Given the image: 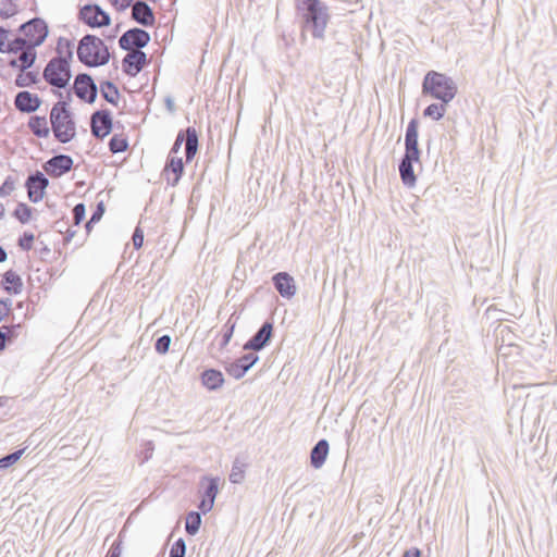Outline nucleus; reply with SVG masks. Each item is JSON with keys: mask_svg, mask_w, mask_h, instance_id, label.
Returning a JSON list of instances; mask_svg holds the SVG:
<instances>
[{"mask_svg": "<svg viewBox=\"0 0 557 557\" xmlns=\"http://www.w3.org/2000/svg\"><path fill=\"white\" fill-rule=\"evenodd\" d=\"M18 457L20 455H7L4 458L0 459V469L12 466L17 461Z\"/></svg>", "mask_w": 557, "mask_h": 557, "instance_id": "53", "label": "nucleus"}, {"mask_svg": "<svg viewBox=\"0 0 557 557\" xmlns=\"http://www.w3.org/2000/svg\"><path fill=\"white\" fill-rule=\"evenodd\" d=\"M259 361V356L253 351L245 354L235 361L225 366V371L234 379H242L249 369H251Z\"/></svg>", "mask_w": 557, "mask_h": 557, "instance_id": "16", "label": "nucleus"}, {"mask_svg": "<svg viewBox=\"0 0 557 557\" xmlns=\"http://www.w3.org/2000/svg\"><path fill=\"white\" fill-rule=\"evenodd\" d=\"M454 79L444 73L429 71L422 82V94L444 103H449L457 95Z\"/></svg>", "mask_w": 557, "mask_h": 557, "instance_id": "4", "label": "nucleus"}, {"mask_svg": "<svg viewBox=\"0 0 557 557\" xmlns=\"http://www.w3.org/2000/svg\"><path fill=\"white\" fill-rule=\"evenodd\" d=\"M86 207L83 202H79L74 206L72 210L73 225L69 226L65 231V242H70L76 234V228L78 227L81 222L85 219Z\"/></svg>", "mask_w": 557, "mask_h": 557, "instance_id": "25", "label": "nucleus"}, {"mask_svg": "<svg viewBox=\"0 0 557 557\" xmlns=\"http://www.w3.org/2000/svg\"><path fill=\"white\" fill-rule=\"evenodd\" d=\"M220 492V476L206 474L200 478L198 496L199 504L198 508L203 513L207 515L214 507V502Z\"/></svg>", "mask_w": 557, "mask_h": 557, "instance_id": "7", "label": "nucleus"}, {"mask_svg": "<svg viewBox=\"0 0 557 557\" xmlns=\"http://www.w3.org/2000/svg\"><path fill=\"white\" fill-rule=\"evenodd\" d=\"M48 185L49 180L47 176L37 170V202L44 198Z\"/></svg>", "mask_w": 557, "mask_h": 557, "instance_id": "37", "label": "nucleus"}, {"mask_svg": "<svg viewBox=\"0 0 557 557\" xmlns=\"http://www.w3.org/2000/svg\"><path fill=\"white\" fill-rule=\"evenodd\" d=\"M166 103H168V107L171 109V108H172V106H173V101H172L171 99H168V100H166Z\"/></svg>", "mask_w": 557, "mask_h": 557, "instance_id": "64", "label": "nucleus"}, {"mask_svg": "<svg viewBox=\"0 0 557 557\" xmlns=\"http://www.w3.org/2000/svg\"><path fill=\"white\" fill-rule=\"evenodd\" d=\"M76 54L78 61L88 67L106 65L111 59V53L104 41L91 34H87L81 38Z\"/></svg>", "mask_w": 557, "mask_h": 557, "instance_id": "3", "label": "nucleus"}, {"mask_svg": "<svg viewBox=\"0 0 557 557\" xmlns=\"http://www.w3.org/2000/svg\"><path fill=\"white\" fill-rule=\"evenodd\" d=\"M329 442L322 438L311 448L310 453H329Z\"/></svg>", "mask_w": 557, "mask_h": 557, "instance_id": "51", "label": "nucleus"}, {"mask_svg": "<svg viewBox=\"0 0 557 557\" xmlns=\"http://www.w3.org/2000/svg\"><path fill=\"white\" fill-rule=\"evenodd\" d=\"M184 173L183 159L172 154L168 156L163 174L166 176V182L171 186H176Z\"/></svg>", "mask_w": 557, "mask_h": 557, "instance_id": "19", "label": "nucleus"}, {"mask_svg": "<svg viewBox=\"0 0 557 557\" xmlns=\"http://www.w3.org/2000/svg\"><path fill=\"white\" fill-rule=\"evenodd\" d=\"M123 532H120L116 539L113 541L104 557H122L123 552Z\"/></svg>", "mask_w": 557, "mask_h": 557, "instance_id": "33", "label": "nucleus"}, {"mask_svg": "<svg viewBox=\"0 0 557 557\" xmlns=\"http://www.w3.org/2000/svg\"><path fill=\"white\" fill-rule=\"evenodd\" d=\"M12 309V300L10 298L0 299V322L7 317Z\"/></svg>", "mask_w": 557, "mask_h": 557, "instance_id": "45", "label": "nucleus"}, {"mask_svg": "<svg viewBox=\"0 0 557 557\" xmlns=\"http://www.w3.org/2000/svg\"><path fill=\"white\" fill-rule=\"evenodd\" d=\"M35 84V71H20L15 78L17 87H30Z\"/></svg>", "mask_w": 557, "mask_h": 557, "instance_id": "32", "label": "nucleus"}, {"mask_svg": "<svg viewBox=\"0 0 557 557\" xmlns=\"http://www.w3.org/2000/svg\"><path fill=\"white\" fill-rule=\"evenodd\" d=\"M27 196L30 202L35 203V172H29L25 181Z\"/></svg>", "mask_w": 557, "mask_h": 557, "instance_id": "41", "label": "nucleus"}, {"mask_svg": "<svg viewBox=\"0 0 557 557\" xmlns=\"http://www.w3.org/2000/svg\"><path fill=\"white\" fill-rule=\"evenodd\" d=\"M100 94L106 101L116 106L120 97L119 88L111 81H102L100 83Z\"/></svg>", "mask_w": 557, "mask_h": 557, "instance_id": "27", "label": "nucleus"}, {"mask_svg": "<svg viewBox=\"0 0 557 557\" xmlns=\"http://www.w3.org/2000/svg\"><path fill=\"white\" fill-rule=\"evenodd\" d=\"M4 215V207L3 205L0 202V219Z\"/></svg>", "mask_w": 557, "mask_h": 557, "instance_id": "62", "label": "nucleus"}, {"mask_svg": "<svg viewBox=\"0 0 557 557\" xmlns=\"http://www.w3.org/2000/svg\"><path fill=\"white\" fill-rule=\"evenodd\" d=\"M273 330V321H264L259 330L244 344V349L253 352L262 350L271 342Z\"/></svg>", "mask_w": 557, "mask_h": 557, "instance_id": "13", "label": "nucleus"}, {"mask_svg": "<svg viewBox=\"0 0 557 557\" xmlns=\"http://www.w3.org/2000/svg\"><path fill=\"white\" fill-rule=\"evenodd\" d=\"M201 383L210 391H216L224 383L223 373L215 369H207L201 373Z\"/></svg>", "mask_w": 557, "mask_h": 557, "instance_id": "24", "label": "nucleus"}, {"mask_svg": "<svg viewBox=\"0 0 557 557\" xmlns=\"http://www.w3.org/2000/svg\"><path fill=\"white\" fill-rule=\"evenodd\" d=\"M35 240V235L32 232H25L20 238H18V246L23 250H30L33 247Z\"/></svg>", "mask_w": 557, "mask_h": 557, "instance_id": "40", "label": "nucleus"}, {"mask_svg": "<svg viewBox=\"0 0 557 557\" xmlns=\"http://www.w3.org/2000/svg\"><path fill=\"white\" fill-rule=\"evenodd\" d=\"M49 34L48 24L37 16V47L41 46Z\"/></svg>", "mask_w": 557, "mask_h": 557, "instance_id": "36", "label": "nucleus"}, {"mask_svg": "<svg viewBox=\"0 0 557 557\" xmlns=\"http://www.w3.org/2000/svg\"><path fill=\"white\" fill-rule=\"evenodd\" d=\"M247 466L248 462L237 455L232 465V470L228 476L230 482L233 484L243 483Z\"/></svg>", "mask_w": 557, "mask_h": 557, "instance_id": "26", "label": "nucleus"}, {"mask_svg": "<svg viewBox=\"0 0 557 557\" xmlns=\"http://www.w3.org/2000/svg\"><path fill=\"white\" fill-rule=\"evenodd\" d=\"M10 32L5 29L3 26H0V52L5 53L8 50V41H9Z\"/></svg>", "mask_w": 557, "mask_h": 557, "instance_id": "47", "label": "nucleus"}, {"mask_svg": "<svg viewBox=\"0 0 557 557\" xmlns=\"http://www.w3.org/2000/svg\"><path fill=\"white\" fill-rule=\"evenodd\" d=\"M32 42L35 45V17L20 25L17 33L9 38L8 53H18L30 49Z\"/></svg>", "mask_w": 557, "mask_h": 557, "instance_id": "8", "label": "nucleus"}, {"mask_svg": "<svg viewBox=\"0 0 557 557\" xmlns=\"http://www.w3.org/2000/svg\"><path fill=\"white\" fill-rule=\"evenodd\" d=\"M16 12L15 4L12 0H0V17L9 18Z\"/></svg>", "mask_w": 557, "mask_h": 557, "instance_id": "38", "label": "nucleus"}, {"mask_svg": "<svg viewBox=\"0 0 557 557\" xmlns=\"http://www.w3.org/2000/svg\"><path fill=\"white\" fill-rule=\"evenodd\" d=\"M11 400L10 397H7V396H1L0 397V409H3L8 403Z\"/></svg>", "mask_w": 557, "mask_h": 557, "instance_id": "57", "label": "nucleus"}, {"mask_svg": "<svg viewBox=\"0 0 557 557\" xmlns=\"http://www.w3.org/2000/svg\"><path fill=\"white\" fill-rule=\"evenodd\" d=\"M186 543L183 537H178L171 546L169 557H185Z\"/></svg>", "mask_w": 557, "mask_h": 557, "instance_id": "35", "label": "nucleus"}, {"mask_svg": "<svg viewBox=\"0 0 557 557\" xmlns=\"http://www.w3.org/2000/svg\"><path fill=\"white\" fill-rule=\"evenodd\" d=\"M171 336L170 335H162L159 338H157L154 343V349L158 354L164 355L169 351L170 345H171Z\"/></svg>", "mask_w": 557, "mask_h": 557, "instance_id": "39", "label": "nucleus"}, {"mask_svg": "<svg viewBox=\"0 0 557 557\" xmlns=\"http://www.w3.org/2000/svg\"><path fill=\"white\" fill-rule=\"evenodd\" d=\"M201 515L202 512L199 511H189L185 519V532L190 535L195 536L201 527Z\"/></svg>", "mask_w": 557, "mask_h": 557, "instance_id": "28", "label": "nucleus"}, {"mask_svg": "<svg viewBox=\"0 0 557 557\" xmlns=\"http://www.w3.org/2000/svg\"><path fill=\"white\" fill-rule=\"evenodd\" d=\"M14 178L9 175L0 186V197H5L14 189Z\"/></svg>", "mask_w": 557, "mask_h": 557, "instance_id": "42", "label": "nucleus"}, {"mask_svg": "<svg viewBox=\"0 0 557 557\" xmlns=\"http://www.w3.org/2000/svg\"><path fill=\"white\" fill-rule=\"evenodd\" d=\"M329 455H310V465L314 469H320L326 461Z\"/></svg>", "mask_w": 557, "mask_h": 557, "instance_id": "48", "label": "nucleus"}, {"mask_svg": "<svg viewBox=\"0 0 557 557\" xmlns=\"http://www.w3.org/2000/svg\"><path fill=\"white\" fill-rule=\"evenodd\" d=\"M91 226H92V224H89V220H88V221L86 222V224H85V227H86V232H87V234L90 232Z\"/></svg>", "mask_w": 557, "mask_h": 557, "instance_id": "60", "label": "nucleus"}, {"mask_svg": "<svg viewBox=\"0 0 557 557\" xmlns=\"http://www.w3.org/2000/svg\"><path fill=\"white\" fill-rule=\"evenodd\" d=\"M184 140H185V133H184V131H180L169 154L175 156L180 151L181 146L184 143Z\"/></svg>", "mask_w": 557, "mask_h": 557, "instance_id": "49", "label": "nucleus"}, {"mask_svg": "<svg viewBox=\"0 0 557 557\" xmlns=\"http://www.w3.org/2000/svg\"><path fill=\"white\" fill-rule=\"evenodd\" d=\"M448 103H431L423 110V116L438 121L444 117Z\"/></svg>", "mask_w": 557, "mask_h": 557, "instance_id": "30", "label": "nucleus"}, {"mask_svg": "<svg viewBox=\"0 0 557 557\" xmlns=\"http://www.w3.org/2000/svg\"><path fill=\"white\" fill-rule=\"evenodd\" d=\"M400 557H423V553L420 548L411 546L409 548H406Z\"/></svg>", "mask_w": 557, "mask_h": 557, "instance_id": "52", "label": "nucleus"}, {"mask_svg": "<svg viewBox=\"0 0 557 557\" xmlns=\"http://www.w3.org/2000/svg\"><path fill=\"white\" fill-rule=\"evenodd\" d=\"M150 34L139 27H133L126 30L119 38V46L122 50L132 51L134 48L136 50H141L150 42Z\"/></svg>", "mask_w": 557, "mask_h": 557, "instance_id": "11", "label": "nucleus"}, {"mask_svg": "<svg viewBox=\"0 0 557 557\" xmlns=\"http://www.w3.org/2000/svg\"><path fill=\"white\" fill-rule=\"evenodd\" d=\"M295 9L300 18L301 36L310 33L314 39L324 40L331 20L327 4L321 0H296Z\"/></svg>", "mask_w": 557, "mask_h": 557, "instance_id": "1", "label": "nucleus"}, {"mask_svg": "<svg viewBox=\"0 0 557 557\" xmlns=\"http://www.w3.org/2000/svg\"><path fill=\"white\" fill-rule=\"evenodd\" d=\"M234 331V324L224 333L222 338V346H225L228 344Z\"/></svg>", "mask_w": 557, "mask_h": 557, "instance_id": "54", "label": "nucleus"}, {"mask_svg": "<svg viewBox=\"0 0 557 557\" xmlns=\"http://www.w3.org/2000/svg\"><path fill=\"white\" fill-rule=\"evenodd\" d=\"M145 456L146 457L139 462L140 465H144L145 462H147L152 455H145Z\"/></svg>", "mask_w": 557, "mask_h": 557, "instance_id": "61", "label": "nucleus"}, {"mask_svg": "<svg viewBox=\"0 0 557 557\" xmlns=\"http://www.w3.org/2000/svg\"><path fill=\"white\" fill-rule=\"evenodd\" d=\"M71 92L86 103H94L97 99L98 87L88 73H78L73 82L72 87L67 90V98L71 99Z\"/></svg>", "mask_w": 557, "mask_h": 557, "instance_id": "9", "label": "nucleus"}, {"mask_svg": "<svg viewBox=\"0 0 557 557\" xmlns=\"http://www.w3.org/2000/svg\"><path fill=\"white\" fill-rule=\"evenodd\" d=\"M57 55L54 58H61L66 60L67 63L71 64L73 59V42L70 39L59 37L57 47H55Z\"/></svg>", "mask_w": 557, "mask_h": 557, "instance_id": "29", "label": "nucleus"}, {"mask_svg": "<svg viewBox=\"0 0 557 557\" xmlns=\"http://www.w3.org/2000/svg\"><path fill=\"white\" fill-rule=\"evenodd\" d=\"M49 134L47 121L45 117L37 116V138L46 137Z\"/></svg>", "mask_w": 557, "mask_h": 557, "instance_id": "46", "label": "nucleus"}, {"mask_svg": "<svg viewBox=\"0 0 557 557\" xmlns=\"http://www.w3.org/2000/svg\"><path fill=\"white\" fill-rule=\"evenodd\" d=\"M128 148V141L125 137L113 135L109 140V150L112 153L124 152Z\"/></svg>", "mask_w": 557, "mask_h": 557, "instance_id": "31", "label": "nucleus"}, {"mask_svg": "<svg viewBox=\"0 0 557 557\" xmlns=\"http://www.w3.org/2000/svg\"><path fill=\"white\" fill-rule=\"evenodd\" d=\"M8 64L20 71L30 69L35 64V45L32 42L29 50L14 53V57L8 61Z\"/></svg>", "mask_w": 557, "mask_h": 557, "instance_id": "20", "label": "nucleus"}, {"mask_svg": "<svg viewBox=\"0 0 557 557\" xmlns=\"http://www.w3.org/2000/svg\"><path fill=\"white\" fill-rule=\"evenodd\" d=\"M104 211H106L104 205H103L102 201H100L96 206V209H95V211L92 212V214H91V216L89 219V224L98 223L101 220V218L103 216Z\"/></svg>", "mask_w": 557, "mask_h": 557, "instance_id": "43", "label": "nucleus"}, {"mask_svg": "<svg viewBox=\"0 0 557 557\" xmlns=\"http://www.w3.org/2000/svg\"><path fill=\"white\" fill-rule=\"evenodd\" d=\"M78 20L90 28L106 27L111 24L110 14L96 3L81 7Z\"/></svg>", "mask_w": 557, "mask_h": 557, "instance_id": "10", "label": "nucleus"}, {"mask_svg": "<svg viewBox=\"0 0 557 557\" xmlns=\"http://www.w3.org/2000/svg\"><path fill=\"white\" fill-rule=\"evenodd\" d=\"M7 347V333L0 329V350L5 349Z\"/></svg>", "mask_w": 557, "mask_h": 557, "instance_id": "55", "label": "nucleus"}, {"mask_svg": "<svg viewBox=\"0 0 557 557\" xmlns=\"http://www.w3.org/2000/svg\"><path fill=\"white\" fill-rule=\"evenodd\" d=\"M7 414H8V412L2 410V411L0 412V421H2V420H3V417H5Z\"/></svg>", "mask_w": 557, "mask_h": 557, "instance_id": "63", "label": "nucleus"}, {"mask_svg": "<svg viewBox=\"0 0 557 557\" xmlns=\"http://www.w3.org/2000/svg\"><path fill=\"white\" fill-rule=\"evenodd\" d=\"M148 63V57L143 50L128 51L122 60V70L126 75L135 77Z\"/></svg>", "mask_w": 557, "mask_h": 557, "instance_id": "15", "label": "nucleus"}, {"mask_svg": "<svg viewBox=\"0 0 557 557\" xmlns=\"http://www.w3.org/2000/svg\"><path fill=\"white\" fill-rule=\"evenodd\" d=\"M1 287L8 294L17 295L23 288L22 277L15 271L9 270L2 275Z\"/></svg>", "mask_w": 557, "mask_h": 557, "instance_id": "21", "label": "nucleus"}, {"mask_svg": "<svg viewBox=\"0 0 557 557\" xmlns=\"http://www.w3.org/2000/svg\"><path fill=\"white\" fill-rule=\"evenodd\" d=\"M14 106L23 113L35 112V94L27 90L18 91L14 98Z\"/></svg>", "mask_w": 557, "mask_h": 557, "instance_id": "23", "label": "nucleus"}, {"mask_svg": "<svg viewBox=\"0 0 557 557\" xmlns=\"http://www.w3.org/2000/svg\"><path fill=\"white\" fill-rule=\"evenodd\" d=\"M185 158H186V162H190L197 151H198V146H199V138H198V133L196 131L195 127H187L185 131Z\"/></svg>", "mask_w": 557, "mask_h": 557, "instance_id": "22", "label": "nucleus"}, {"mask_svg": "<svg viewBox=\"0 0 557 557\" xmlns=\"http://www.w3.org/2000/svg\"><path fill=\"white\" fill-rule=\"evenodd\" d=\"M27 126L35 134V126H36L35 115L29 116L28 122H27Z\"/></svg>", "mask_w": 557, "mask_h": 557, "instance_id": "56", "label": "nucleus"}, {"mask_svg": "<svg viewBox=\"0 0 557 557\" xmlns=\"http://www.w3.org/2000/svg\"><path fill=\"white\" fill-rule=\"evenodd\" d=\"M272 282L277 293L286 299L295 296L297 287L294 277L287 272H278L272 276Z\"/></svg>", "mask_w": 557, "mask_h": 557, "instance_id": "18", "label": "nucleus"}, {"mask_svg": "<svg viewBox=\"0 0 557 557\" xmlns=\"http://www.w3.org/2000/svg\"><path fill=\"white\" fill-rule=\"evenodd\" d=\"M42 77L51 87L65 89L72 78L71 64L61 58H52L45 66Z\"/></svg>", "mask_w": 557, "mask_h": 557, "instance_id": "6", "label": "nucleus"}, {"mask_svg": "<svg viewBox=\"0 0 557 557\" xmlns=\"http://www.w3.org/2000/svg\"><path fill=\"white\" fill-rule=\"evenodd\" d=\"M73 159L69 154H54L42 164L47 175L58 178L70 172L73 168Z\"/></svg>", "mask_w": 557, "mask_h": 557, "instance_id": "14", "label": "nucleus"}, {"mask_svg": "<svg viewBox=\"0 0 557 557\" xmlns=\"http://www.w3.org/2000/svg\"><path fill=\"white\" fill-rule=\"evenodd\" d=\"M133 246L135 249H139L144 244V231L137 226L132 236Z\"/></svg>", "mask_w": 557, "mask_h": 557, "instance_id": "44", "label": "nucleus"}, {"mask_svg": "<svg viewBox=\"0 0 557 557\" xmlns=\"http://www.w3.org/2000/svg\"><path fill=\"white\" fill-rule=\"evenodd\" d=\"M13 216L21 223H26L32 216V208L26 203L20 202L13 211Z\"/></svg>", "mask_w": 557, "mask_h": 557, "instance_id": "34", "label": "nucleus"}, {"mask_svg": "<svg viewBox=\"0 0 557 557\" xmlns=\"http://www.w3.org/2000/svg\"><path fill=\"white\" fill-rule=\"evenodd\" d=\"M113 128V120L110 110H97L90 116V129L94 137L103 139Z\"/></svg>", "mask_w": 557, "mask_h": 557, "instance_id": "12", "label": "nucleus"}, {"mask_svg": "<svg viewBox=\"0 0 557 557\" xmlns=\"http://www.w3.org/2000/svg\"><path fill=\"white\" fill-rule=\"evenodd\" d=\"M110 2L116 9V11L123 12L127 8L133 7L135 0H110Z\"/></svg>", "mask_w": 557, "mask_h": 557, "instance_id": "50", "label": "nucleus"}, {"mask_svg": "<svg viewBox=\"0 0 557 557\" xmlns=\"http://www.w3.org/2000/svg\"><path fill=\"white\" fill-rule=\"evenodd\" d=\"M50 250L47 247H44L40 251L41 259H45L47 255H49Z\"/></svg>", "mask_w": 557, "mask_h": 557, "instance_id": "59", "label": "nucleus"}, {"mask_svg": "<svg viewBox=\"0 0 557 557\" xmlns=\"http://www.w3.org/2000/svg\"><path fill=\"white\" fill-rule=\"evenodd\" d=\"M132 20L144 27H151L156 23L153 10L144 0H136L133 3Z\"/></svg>", "mask_w": 557, "mask_h": 557, "instance_id": "17", "label": "nucleus"}, {"mask_svg": "<svg viewBox=\"0 0 557 557\" xmlns=\"http://www.w3.org/2000/svg\"><path fill=\"white\" fill-rule=\"evenodd\" d=\"M419 120L413 117L409 121L405 133V152L399 162L398 170L403 184L411 188L417 183V176L413 171V163L420 162L421 150L418 144Z\"/></svg>", "mask_w": 557, "mask_h": 557, "instance_id": "2", "label": "nucleus"}, {"mask_svg": "<svg viewBox=\"0 0 557 557\" xmlns=\"http://www.w3.org/2000/svg\"><path fill=\"white\" fill-rule=\"evenodd\" d=\"M8 259V253L5 249L0 246V262H4Z\"/></svg>", "mask_w": 557, "mask_h": 557, "instance_id": "58", "label": "nucleus"}, {"mask_svg": "<svg viewBox=\"0 0 557 557\" xmlns=\"http://www.w3.org/2000/svg\"><path fill=\"white\" fill-rule=\"evenodd\" d=\"M66 102L58 101L51 109V129L55 139L62 144L70 143L76 135V125Z\"/></svg>", "mask_w": 557, "mask_h": 557, "instance_id": "5", "label": "nucleus"}]
</instances>
